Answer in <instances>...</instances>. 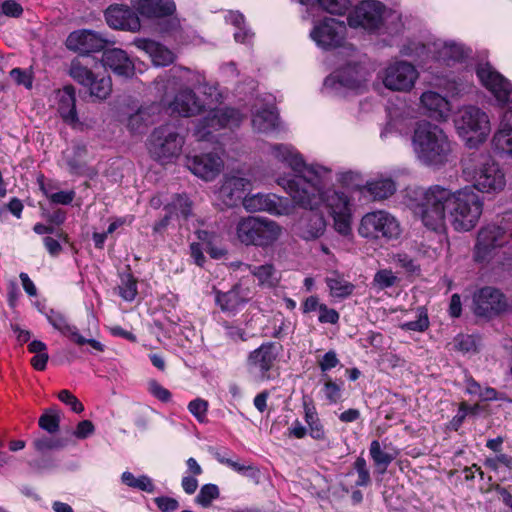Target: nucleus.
<instances>
[{"label":"nucleus","instance_id":"1","mask_svg":"<svg viewBox=\"0 0 512 512\" xmlns=\"http://www.w3.org/2000/svg\"><path fill=\"white\" fill-rule=\"evenodd\" d=\"M413 213L425 227L437 231L444 227L447 213L452 227L458 232L472 230L483 212V201L472 187L451 191L440 185L430 186L412 206Z\"/></svg>","mask_w":512,"mask_h":512},{"label":"nucleus","instance_id":"2","mask_svg":"<svg viewBox=\"0 0 512 512\" xmlns=\"http://www.w3.org/2000/svg\"><path fill=\"white\" fill-rule=\"evenodd\" d=\"M196 89L207 96L208 103L201 102L189 88L180 90L172 101L164 100L172 114H178L183 117L196 115L208 107L205 117L198 121L194 129V137L197 141H212L217 132L224 128L239 127L243 121V115L234 108H211L210 105L218 100L220 96L215 86L208 85L204 79L198 76Z\"/></svg>","mask_w":512,"mask_h":512},{"label":"nucleus","instance_id":"3","mask_svg":"<svg viewBox=\"0 0 512 512\" xmlns=\"http://www.w3.org/2000/svg\"><path fill=\"white\" fill-rule=\"evenodd\" d=\"M267 156L292 170V175L277 180L295 203H315L319 185L329 180V168L318 164H307L298 150L287 143H273L267 146Z\"/></svg>","mask_w":512,"mask_h":512},{"label":"nucleus","instance_id":"4","mask_svg":"<svg viewBox=\"0 0 512 512\" xmlns=\"http://www.w3.org/2000/svg\"><path fill=\"white\" fill-rule=\"evenodd\" d=\"M411 147L417 162L427 168L439 170L450 162L452 142L443 128L429 121L415 124Z\"/></svg>","mask_w":512,"mask_h":512},{"label":"nucleus","instance_id":"5","mask_svg":"<svg viewBox=\"0 0 512 512\" xmlns=\"http://www.w3.org/2000/svg\"><path fill=\"white\" fill-rule=\"evenodd\" d=\"M333 182L332 171L329 169V180L316 193L319 199L315 203L297 205L316 210L321 204H325L334 222V229L343 236L351 234L352 228V203L350 197L342 191H336L331 188Z\"/></svg>","mask_w":512,"mask_h":512},{"label":"nucleus","instance_id":"6","mask_svg":"<svg viewBox=\"0 0 512 512\" xmlns=\"http://www.w3.org/2000/svg\"><path fill=\"white\" fill-rule=\"evenodd\" d=\"M370 76L366 66L350 59L325 78L323 92L337 97L345 96L348 91L362 93L367 89Z\"/></svg>","mask_w":512,"mask_h":512},{"label":"nucleus","instance_id":"7","mask_svg":"<svg viewBox=\"0 0 512 512\" xmlns=\"http://www.w3.org/2000/svg\"><path fill=\"white\" fill-rule=\"evenodd\" d=\"M453 122L457 134L470 148L484 143L491 132L488 114L474 105L460 107Z\"/></svg>","mask_w":512,"mask_h":512},{"label":"nucleus","instance_id":"8","mask_svg":"<svg viewBox=\"0 0 512 512\" xmlns=\"http://www.w3.org/2000/svg\"><path fill=\"white\" fill-rule=\"evenodd\" d=\"M235 233L237 239L243 245L265 248L279 239L282 228L275 221L268 218L248 216L237 222Z\"/></svg>","mask_w":512,"mask_h":512},{"label":"nucleus","instance_id":"9","mask_svg":"<svg viewBox=\"0 0 512 512\" xmlns=\"http://www.w3.org/2000/svg\"><path fill=\"white\" fill-rule=\"evenodd\" d=\"M512 238V224L505 218L499 222L483 226L477 234L473 249V259L477 263H489L497 255L498 250Z\"/></svg>","mask_w":512,"mask_h":512},{"label":"nucleus","instance_id":"10","mask_svg":"<svg viewBox=\"0 0 512 512\" xmlns=\"http://www.w3.org/2000/svg\"><path fill=\"white\" fill-rule=\"evenodd\" d=\"M185 137L174 124H165L154 129L149 137L150 156L160 164L174 162L181 154Z\"/></svg>","mask_w":512,"mask_h":512},{"label":"nucleus","instance_id":"11","mask_svg":"<svg viewBox=\"0 0 512 512\" xmlns=\"http://www.w3.org/2000/svg\"><path fill=\"white\" fill-rule=\"evenodd\" d=\"M358 233L368 240L393 241L400 238L402 228L393 214L386 210H376L363 215Z\"/></svg>","mask_w":512,"mask_h":512},{"label":"nucleus","instance_id":"12","mask_svg":"<svg viewBox=\"0 0 512 512\" xmlns=\"http://www.w3.org/2000/svg\"><path fill=\"white\" fill-rule=\"evenodd\" d=\"M463 173L473 184V189L481 193L496 194L506 186V177L500 165L487 159L474 168L465 167Z\"/></svg>","mask_w":512,"mask_h":512},{"label":"nucleus","instance_id":"13","mask_svg":"<svg viewBox=\"0 0 512 512\" xmlns=\"http://www.w3.org/2000/svg\"><path fill=\"white\" fill-rule=\"evenodd\" d=\"M472 309L476 316L492 319L505 312L508 308L506 296L497 288L486 286L473 294Z\"/></svg>","mask_w":512,"mask_h":512},{"label":"nucleus","instance_id":"14","mask_svg":"<svg viewBox=\"0 0 512 512\" xmlns=\"http://www.w3.org/2000/svg\"><path fill=\"white\" fill-rule=\"evenodd\" d=\"M418 76L419 73L413 64L400 60L387 65L381 79L383 85L389 90L408 92L414 87Z\"/></svg>","mask_w":512,"mask_h":512},{"label":"nucleus","instance_id":"15","mask_svg":"<svg viewBox=\"0 0 512 512\" xmlns=\"http://www.w3.org/2000/svg\"><path fill=\"white\" fill-rule=\"evenodd\" d=\"M346 32L344 21L325 17L314 24L310 31V38L318 47L329 50L344 44Z\"/></svg>","mask_w":512,"mask_h":512},{"label":"nucleus","instance_id":"16","mask_svg":"<svg viewBox=\"0 0 512 512\" xmlns=\"http://www.w3.org/2000/svg\"><path fill=\"white\" fill-rule=\"evenodd\" d=\"M384 13V4L378 0H362L348 15V24L352 28H362L369 32H376L381 27V17Z\"/></svg>","mask_w":512,"mask_h":512},{"label":"nucleus","instance_id":"17","mask_svg":"<svg viewBox=\"0 0 512 512\" xmlns=\"http://www.w3.org/2000/svg\"><path fill=\"white\" fill-rule=\"evenodd\" d=\"M282 346L276 342H265L251 351L247 357V366L250 372L256 374L261 380L270 379L269 372L273 369Z\"/></svg>","mask_w":512,"mask_h":512},{"label":"nucleus","instance_id":"18","mask_svg":"<svg viewBox=\"0 0 512 512\" xmlns=\"http://www.w3.org/2000/svg\"><path fill=\"white\" fill-rule=\"evenodd\" d=\"M243 207L248 212L264 211L276 216L289 215L294 208L287 198L264 193L246 195L243 198Z\"/></svg>","mask_w":512,"mask_h":512},{"label":"nucleus","instance_id":"19","mask_svg":"<svg viewBox=\"0 0 512 512\" xmlns=\"http://www.w3.org/2000/svg\"><path fill=\"white\" fill-rule=\"evenodd\" d=\"M476 74L481 84L494 96L499 104H507L512 99L511 83L489 63L479 65Z\"/></svg>","mask_w":512,"mask_h":512},{"label":"nucleus","instance_id":"20","mask_svg":"<svg viewBox=\"0 0 512 512\" xmlns=\"http://www.w3.org/2000/svg\"><path fill=\"white\" fill-rule=\"evenodd\" d=\"M219 150L187 157V168L194 175L205 181L214 180L224 167L222 159L223 150L221 148Z\"/></svg>","mask_w":512,"mask_h":512},{"label":"nucleus","instance_id":"21","mask_svg":"<svg viewBox=\"0 0 512 512\" xmlns=\"http://www.w3.org/2000/svg\"><path fill=\"white\" fill-rule=\"evenodd\" d=\"M416 54L418 56L427 54L433 59L450 66L456 62L462 61L468 55V51L460 43L438 39L427 44H422L421 51L416 50Z\"/></svg>","mask_w":512,"mask_h":512},{"label":"nucleus","instance_id":"22","mask_svg":"<svg viewBox=\"0 0 512 512\" xmlns=\"http://www.w3.org/2000/svg\"><path fill=\"white\" fill-rule=\"evenodd\" d=\"M107 24L114 29L136 32L141 23L137 14L128 6L112 5L105 11Z\"/></svg>","mask_w":512,"mask_h":512},{"label":"nucleus","instance_id":"23","mask_svg":"<svg viewBox=\"0 0 512 512\" xmlns=\"http://www.w3.org/2000/svg\"><path fill=\"white\" fill-rule=\"evenodd\" d=\"M250 186V180L239 176H225L218 190V199L226 207H235L243 203V195Z\"/></svg>","mask_w":512,"mask_h":512},{"label":"nucleus","instance_id":"24","mask_svg":"<svg viewBox=\"0 0 512 512\" xmlns=\"http://www.w3.org/2000/svg\"><path fill=\"white\" fill-rule=\"evenodd\" d=\"M104 45V39L91 30L74 31L66 39L67 48L82 55L100 51Z\"/></svg>","mask_w":512,"mask_h":512},{"label":"nucleus","instance_id":"25","mask_svg":"<svg viewBox=\"0 0 512 512\" xmlns=\"http://www.w3.org/2000/svg\"><path fill=\"white\" fill-rule=\"evenodd\" d=\"M250 300V290L235 284L229 291H215V303L222 312L235 314Z\"/></svg>","mask_w":512,"mask_h":512},{"label":"nucleus","instance_id":"26","mask_svg":"<svg viewBox=\"0 0 512 512\" xmlns=\"http://www.w3.org/2000/svg\"><path fill=\"white\" fill-rule=\"evenodd\" d=\"M104 67L109 68L114 74L129 78L134 75L135 67L128 54L119 48L108 49L102 55Z\"/></svg>","mask_w":512,"mask_h":512},{"label":"nucleus","instance_id":"27","mask_svg":"<svg viewBox=\"0 0 512 512\" xmlns=\"http://www.w3.org/2000/svg\"><path fill=\"white\" fill-rule=\"evenodd\" d=\"M132 4L140 15L149 19L171 16L176 10L173 0H132Z\"/></svg>","mask_w":512,"mask_h":512},{"label":"nucleus","instance_id":"28","mask_svg":"<svg viewBox=\"0 0 512 512\" xmlns=\"http://www.w3.org/2000/svg\"><path fill=\"white\" fill-rule=\"evenodd\" d=\"M134 45L144 51L152 60L155 66H167L173 63L174 53L166 46L145 38H139L134 41Z\"/></svg>","mask_w":512,"mask_h":512},{"label":"nucleus","instance_id":"29","mask_svg":"<svg viewBox=\"0 0 512 512\" xmlns=\"http://www.w3.org/2000/svg\"><path fill=\"white\" fill-rule=\"evenodd\" d=\"M56 98L58 101V112L62 119L67 124L76 127L79 124V120L76 112V97L74 87L68 85L63 89L58 90Z\"/></svg>","mask_w":512,"mask_h":512},{"label":"nucleus","instance_id":"30","mask_svg":"<svg viewBox=\"0 0 512 512\" xmlns=\"http://www.w3.org/2000/svg\"><path fill=\"white\" fill-rule=\"evenodd\" d=\"M495 150L512 155V108L504 112L492 138Z\"/></svg>","mask_w":512,"mask_h":512},{"label":"nucleus","instance_id":"31","mask_svg":"<svg viewBox=\"0 0 512 512\" xmlns=\"http://www.w3.org/2000/svg\"><path fill=\"white\" fill-rule=\"evenodd\" d=\"M299 221L300 236L305 240H313L323 235L326 221L323 214L309 209Z\"/></svg>","mask_w":512,"mask_h":512},{"label":"nucleus","instance_id":"32","mask_svg":"<svg viewBox=\"0 0 512 512\" xmlns=\"http://www.w3.org/2000/svg\"><path fill=\"white\" fill-rule=\"evenodd\" d=\"M421 106L430 117L437 120H446L450 113L449 101L435 91H426L420 98Z\"/></svg>","mask_w":512,"mask_h":512},{"label":"nucleus","instance_id":"33","mask_svg":"<svg viewBox=\"0 0 512 512\" xmlns=\"http://www.w3.org/2000/svg\"><path fill=\"white\" fill-rule=\"evenodd\" d=\"M246 269L255 277L262 288L272 289L278 286L281 280V273L272 263L262 265L243 264Z\"/></svg>","mask_w":512,"mask_h":512},{"label":"nucleus","instance_id":"34","mask_svg":"<svg viewBox=\"0 0 512 512\" xmlns=\"http://www.w3.org/2000/svg\"><path fill=\"white\" fill-rule=\"evenodd\" d=\"M251 122L255 132L268 134L277 129L278 114L273 106H265L255 109Z\"/></svg>","mask_w":512,"mask_h":512},{"label":"nucleus","instance_id":"35","mask_svg":"<svg viewBox=\"0 0 512 512\" xmlns=\"http://www.w3.org/2000/svg\"><path fill=\"white\" fill-rule=\"evenodd\" d=\"M396 191L395 182L388 177H379L368 181L360 188L363 195L368 194L373 200H383L392 196Z\"/></svg>","mask_w":512,"mask_h":512},{"label":"nucleus","instance_id":"36","mask_svg":"<svg viewBox=\"0 0 512 512\" xmlns=\"http://www.w3.org/2000/svg\"><path fill=\"white\" fill-rule=\"evenodd\" d=\"M48 322L54 329L58 330L62 335L70 338L77 345H82L84 337L79 333L75 325L69 323L68 319L61 313L51 311L47 315Z\"/></svg>","mask_w":512,"mask_h":512},{"label":"nucleus","instance_id":"37","mask_svg":"<svg viewBox=\"0 0 512 512\" xmlns=\"http://www.w3.org/2000/svg\"><path fill=\"white\" fill-rule=\"evenodd\" d=\"M86 154V145L81 142L74 143L71 149L65 151L64 158L70 173L76 175L84 173Z\"/></svg>","mask_w":512,"mask_h":512},{"label":"nucleus","instance_id":"38","mask_svg":"<svg viewBox=\"0 0 512 512\" xmlns=\"http://www.w3.org/2000/svg\"><path fill=\"white\" fill-rule=\"evenodd\" d=\"M381 17V27L377 30L379 34L398 35L405 28L404 17L397 10L389 9L384 5V13Z\"/></svg>","mask_w":512,"mask_h":512},{"label":"nucleus","instance_id":"39","mask_svg":"<svg viewBox=\"0 0 512 512\" xmlns=\"http://www.w3.org/2000/svg\"><path fill=\"white\" fill-rule=\"evenodd\" d=\"M304 419L308 426L307 433L315 440L323 441L326 439V431L316 408L311 405L304 403Z\"/></svg>","mask_w":512,"mask_h":512},{"label":"nucleus","instance_id":"40","mask_svg":"<svg viewBox=\"0 0 512 512\" xmlns=\"http://www.w3.org/2000/svg\"><path fill=\"white\" fill-rule=\"evenodd\" d=\"M369 453L374 462L376 472L380 475L386 473L388 466L397 456V453H390L383 450L378 440H373L371 442Z\"/></svg>","mask_w":512,"mask_h":512},{"label":"nucleus","instance_id":"41","mask_svg":"<svg viewBox=\"0 0 512 512\" xmlns=\"http://www.w3.org/2000/svg\"><path fill=\"white\" fill-rule=\"evenodd\" d=\"M326 284L331 296L335 298H346L353 293L355 288L352 283L337 274L327 277Z\"/></svg>","mask_w":512,"mask_h":512},{"label":"nucleus","instance_id":"42","mask_svg":"<svg viewBox=\"0 0 512 512\" xmlns=\"http://www.w3.org/2000/svg\"><path fill=\"white\" fill-rule=\"evenodd\" d=\"M121 482L130 488L143 492L153 493L155 491L153 480L147 475L136 477L130 471H124L121 475Z\"/></svg>","mask_w":512,"mask_h":512},{"label":"nucleus","instance_id":"43","mask_svg":"<svg viewBox=\"0 0 512 512\" xmlns=\"http://www.w3.org/2000/svg\"><path fill=\"white\" fill-rule=\"evenodd\" d=\"M89 88L90 95L103 100L106 99L112 91V81L108 75H94V79L91 80V84L87 86Z\"/></svg>","mask_w":512,"mask_h":512},{"label":"nucleus","instance_id":"44","mask_svg":"<svg viewBox=\"0 0 512 512\" xmlns=\"http://www.w3.org/2000/svg\"><path fill=\"white\" fill-rule=\"evenodd\" d=\"M225 21L234 25L238 30L234 33V38L236 42L240 43H249L253 37V33L249 30L245 29L244 26V16L239 12L229 11L225 15Z\"/></svg>","mask_w":512,"mask_h":512},{"label":"nucleus","instance_id":"45","mask_svg":"<svg viewBox=\"0 0 512 512\" xmlns=\"http://www.w3.org/2000/svg\"><path fill=\"white\" fill-rule=\"evenodd\" d=\"M153 121L149 110L147 108H140L129 117L128 128L131 132L140 134L143 133Z\"/></svg>","mask_w":512,"mask_h":512},{"label":"nucleus","instance_id":"46","mask_svg":"<svg viewBox=\"0 0 512 512\" xmlns=\"http://www.w3.org/2000/svg\"><path fill=\"white\" fill-rule=\"evenodd\" d=\"M315 3H317L324 11L337 15H343L351 6V0H309L302 4L309 5Z\"/></svg>","mask_w":512,"mask_h":512},{"label":"nucleus","instance_id":"47","mask_svg":"<svg viewBox=\"0 0 512 512\" xmlns=\"http://www.w3.org/2000/svg\"><path fill=\"white\" fill-rule=\"evenodd\" d=\"M165 209L169 210L170 214L177 219H186L191 211V202L187 196L177 195L173 201L165 207Z\"/></svg>","mask_w":512,"mask_h":512},{"label":"nucleus","instance_id":"48","mask_svg":"<svg viewBox=\"0 0 512 512\" xmlns=\"http://www.w3.org/2000/svg\"><path fill=\"white\" fill-rule=\"evenodd\" d=\"M118 289L119 295L125 301H133L137 295V280L131 273H124L120 276Z\"/></svg>","mask_w":512,"mask_h":512},{"label":"nucleus","instance_id":"49","mask_svg":"<svg viewBox=\"0 0 512 512\" xmlns=\"http://www.w3.org/2000/svg\"><path fill=\"white\" fill-rule=\"evenodd\" d=\"M61 414L56 409H48L40 418L39 426L49 434H55L59 431Z\"/></svg>","mask_w":512,"mask_h":512},{"label":"nucleus","instance_id":"50","mask_svg":"<svg viewBox=\"0 0 512 512\" xmlns=\"http://www.w3.org/2000/svg\"><path fill=\"white\" fill-rule=\"evenodd\" d=\"M94 73L89 70L86 66L82 65L79 61L74 60L70 66V76L83 86L91 84V80L94 79Z\"/></svg>","mask_w":512,"mask_h":512},{"label":"nucleus","instance_id":"51","mask_svg":"<svg viewBox=\"0 0 512 512\" xmlns=\"http://www.w3.org/2000/svg\"><path fill=\"white\" fill-rule=\"evenodd\" d=\"M219 497V488L215 484H205L201 487L196 502L202 507H209L211 502Z\"/></svg>","mask_w":512,"mask_h":512},{"label":"nucleus","instance_id":"52","mask_svg":"<svg viewBox=\"0 0 512 512\" xmlns=\"http://www.w3.org/2000/svg\"><path fill=\"white\" fill-rule=\"evenodd\" d=\"M397 281V277L391 270L382 269L379 270L373 279V285L379 290H383L392 287Z\"/></svg>","mask_w":512,"mask_h":512},{"label":"nucleus","instance_id":"53","mask_svg":"<svg viewBox=\"0 0 512 512\" xmlns=\"http://www.w3.org/2000/svg\"><path fill=\"white\" fill-rule=\"evenodd\" d=\"M41 190L50 202L54 204L68 205L75 198V192L73 190L48 193L47 188L43 183L41 184Z\"/></svg>","mask_w":512,"mask_h":512},{"label":"nucleus","instance_id":"54","mask_svg":"<svg viewBox=\"0 0 512 512\" xmlns=\"http://www.w3.org/2000/svg\"><path fill=\"white\" fill-rule=\"evenodd\" d=\"M189 412L200 422L204 423L207 419L208 402L197 398L188 404Z\"/></svg>","mask_w":512,"mask_h":512},{"label":"nucleus","instance_id":"55","mask_svg":"<svg viewBox=\"0 0 512 512\" xmlns=\"http://www.w3.org/2000/svg\"><path fill=\"white\" fill-rule=\"evenodd\" d=\"M354 468L358 474V479L356 480V486L363 487L370 484V472L367 468L366 460L363 457H358L354 462Z\"/></svg>","mask_w":512,"mask_h":512},{"label":"nucleus","instance_id":"56","mask_svg":"<svg viewBox=\"0 0 512 512\" xmlns=\"http://www.w3.org/2000/svg\"><path fill=\"white\" fill-rule=\"evenodd\" d=\"M217 460L220 463L229 466L230 468H232L234 471H236L238 473L246 474V475L250 476L251 478H255L257 476L258 471L250 465H244L239 462L233 461L231 459L222 457L220 455L217 456Z\"/></svg>","mask_w":512,"mask_h":512},{"label":"nucleus","instance_id":"57","mask_svg":"<svg viewBox=\"0 0 512 512\" xmlns=\"http://www.w3.org/2000/svg\"><path fill=\"white\" fill-rule=\"evenodd\" d=\"M322 391L331 404L338 403L342 398L341 387L330 379L324 383Z\"/></svg>","mask_w":512,"mask_h":512},{"label":"nucleus","instance_id":"58","mask_svg":"<svg viewBox=\"0 0 512 512\" xmlns=\"http://www.w3.org/2000/svg\"><path fill=\"white\" fill-rule=\"evenodd\" d=\"M58 399L69 406L71 410L77 414L84 411L83 404L69 390H61L58 393Z\"/></svg>","mask_w":512,"mask_h":512},{"label":"nucleus","instance_id":"59","mask_svg":"<svg viewBox=\"0 0 512 512\" xmlns=\"http://www.w3.org/2000/svg\"><path fill=\"white\" fill-rule=\"evenodd\" d=\"M33 446L39 453H45L49 450L62 447V444L59 440L48 436H41L34 440Z\"/></svg>","mask_w":512,"mask_h":512},{"label":"nucleus","instance_id":"60","mask_svg":"<svg viewBox=\"0 0 512 512\" xmlns=\"http://www.w3.org/2000/svg\"><path fill=\"white\" fill-rule=\"evenodd\" d=\"M10 76L18 85H23L27 89L32 88L33 78L30 72L14 68L10 71Z\"/></svg>","mask_w":512,"mask_h":512},{"label":"nucleus","instance_id":"61","mask_svg":"<svg viewBox=\"0 0 512 512\" xmlns=\"http://www.w3.org/2000/svg\"><path fill=\"white\" fill-rule=\"evenodd\" d=\"M148 391L158 400L162 402H169L171 400V393L168 389L163 387L155 380H151L148 383Z\"/></svg>","mask_w":512,"mask_h":512},{"label":"nucleus","instance_id":"62","mask_svg":"<svg viewBox=\"0 0 512 512\" xmlns=\"http://www.w3.org/2000/svg\"><path fill=\"white\" fill-rule=\"evenodd\" d=\"M428 326L429 321L427 315L425 313H420L416 320L403 323L401 328L407 331L423 332L428 328Z\"/></svg>","mask_w":512,"mask_h":512},{"label":"nucleus","instance_id":"63","mask_svg":"<svg viewBox=\"0 0 512 512\" xmlns=\"http://www.w3.org/2000/svg\"><path fill=\"white\" fill-rule=\"evenodd\" d=\"M339 313L329 308L326 304H321L318 321L320 323L336 324L339 321Z\"/></svg>","mask_w":512,"mask_h":512},{"label":"nucleus","instance_id":"64","mask_svg":"<svg viewBox=\"0 0 512 512\" xmlns=\"http://www.w3.org/2000/svg\"><path fill=\"white\" fill-rule=\"evenodd\" d=\"M339 362L336 352L330 350L323 355L321 360L318 361V365L322 372H327L332 368H335Z\"/></svg>","mask_w":512,"mask_h":512}]
</instances>
